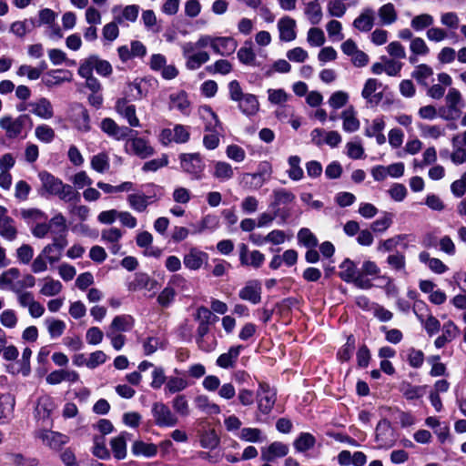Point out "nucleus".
I'll return each mask as SVG.
<instances>
[{"mask_svg":"<svg viewBox=\"0 0 466 466\" xmlns=\"http://www.w3.org/2000/svg\"><path fill=\"white\" fill-rule=\"evenodd\" d=\"M129 208L137 213H144L152 203V197L147 196L141 191L132 192L127 197Z\"/></svg>","mask_w":466,"mask_h":466,"instance_id":"obj_18","label":"nucleus"},{"mask_svg":"<svg viewBox=\"0 0 466 466\" xmlns=\"http://www.w3.org/2000/svg\"><path fill=\"white\" fill-rule=\"evenodd\" d=\"M271 174V164L267 161H263L259 163L258 172L253 174H247V176H250L252 178H259V181L256 183V187H260L266 181H268L270 178Z\"/></svg>","mask_w":466,"mask_h":466,"instance_id":"obj_44","label":"nucleus"},{"mask_svg":"<svg viewBox=\"0 0 466 466\" xmlns=\"http://www.w3.org/2000/svg\"><path fill=\"white\" fill-rule=\"evenodd\" d=\"M157 287V281L151 279L146 273H137L132 281L127 285V289L130 291H137L141 289H147L148 291L155 290Z\"/></svg>","mask_w":466,"mask_h":466,"instance_id":"obj_22","label":"nucleus"},{"mask_svg":"<svg viewBox=\"0 0 466 466\" xmlns=\"http://www.w3.org/2000/svg\"><path fill=\"white\" fill-rule=\"evenodd\" d=\"M20 271L16 268H11L4 271L0 275V289H11L14 292H20L21 286L19 285Z\"/></svg>","mask_w":466,"mask_h":466,"instance_id":"obj_20","label":"nucleus"},{"mask_svg":"<svg viewBox=\"0 0 466 466\" xmlns=\"http://www.w3.org/2000/svg\"><path fill=\"white\" fill-rule=\"evenodd\" d=\"M239 260L243 266H251L258 268L265 260V256L259 250L248 251L246 244L239 245Z\"/></svg>","mask_w":466,"mask_h":466,"instance_id":"obj_13","label":"nucleus"},{"mask_svg":"<svg viewBox=\"0 0 466 466\" xmlns=\"http://www.w3.org/2000/svg\"><path fill=\"white\" fill-rule=\"evenodd\" d=\"M100 127L107 136L116 140L127 137L132 132L127 127H120L115 120L109 117L104 118L101 121Z\"/></svg>","mask_w":466,"mask_h":466,"instance_id":"obj_15","label":"nucleus"},{"mask_svg":"<svg viewBox=\"0 0 466 466\" xmlns=\"http://www.w3.org/2000/svg\"><path fill=\"white\" fill-rule=\"evenodd\" d=\"M17 229L12 218H0V236L12 241L16 238Z\"/></svg>","mask_w":466,"mask_h":466,"instance_id":"obj_46","label":"nucleus"},{"mask_svg":"<svg viewBox=\"0 0 466 466\" xmlns=\"http://www.w3.org/2000/svg\"><path fill=\"white\" fill-rule=\"evenodd\" d=\"M78 70H81L86 75L93 74L95 70L99 76L105 77L109 76L113 72L111 64L96 55H92L82 60Z\"/></svg>","mask_w":466,"mask_h":466,"instance_id":"obj_4","label":"nucleus"},{"mask_svg":"<svg viewBox=\"0 0 466 466\" xmlns=\"http://www.w3.org/2000/svg\"><path fill=\"white\" fill-rule=\"evenodd\" d=\"M187 386L188 383L185 379L179 377H170L166 383L165 390L168 393L174 394L184 390L187 388Z\"/></svg>","mask_w":466,"mask_h":466,"instance_id":"obj_53","label":"nucleus"},{"mask_svg":"<svg viewBox=\"0 0 466 466\" xmlns=\"http://www.w3.org/2000/svg\"><path fill=\"white\" fill-rule=\"evenodd\" d=\"M289 95L282 88L268 90V99L275 105H282L288 101Z\"/></svg>","mask_w":466,"mask_h":466,"instance_id":"obj_62","label":"nucleus"},{"mask_svg":"<svg viewBox=\"0 0 466 466\" xmlns=\"http://www.w3.org/2000/svg\"><path fill=\"white\" fill-rule=\"evenodd\" d=\"M242 346L230 347L228 352L222 353L217 359V365L222 369L234 368L240 354Z\"/></svg>","mask_w":466,"mask_h":466,"instance_id":"obj_27","label":"nucleus"},{"mask_svg":"<svg viewBox=\"0 0 466 466\" xmlns=\"http://www.w3.org/2000/svg\"><path fill=\"white\" fill-rule=\"evenodd\" d=\"M135 456H144L146 458L154 457L157 452V447L153 443L136 441L131 448Z\"/></svg>","mask_w":466,"mask_h":466,"instance_id":"obj_36","label":"nucleus"},{"mask_svg":"<svg viewBox=\"0 0 466 466\" xmlns=\"http://www.w3.org/2000/svg\"><path fill=\"white\" fill-rule=\"evenodd\" d=\"M324 32L319 27H311L307 34V41L311 46H321L325 43Z\"/></svg>","mask_w":466,"mask_h":466,"instance_id":"obj_58","label":"nucleus"},{"mask_svg":"<svg viewBox=\"0 0 466 466\" xmlns=\"http://www.w3.org/2000/svg\"><path fill=\"white\" fill-rule=\"evenodd\" d=\"M401 392L407 400H416L423 396L425 386H413L409 383L404 384L401 387Z\"/></svg>","mask_w":466,"mask_h":466,"instance_id":"obj_60","label":"nucleus"},{"mask_svg":"<svg viewBox=\"0 0 466 466\" xmlns=\"http://www.w3.org/2000/svg\"><path fill=\"white\" fill-rule=\"evenodd\" d=\"M239 439L248 442H259L262 441V432L257 428H243L239 434Z\"/></svg>","mask_w":466,"mask_h":466,"instance_id":"obj_59","label":"nucleus"},{"mask_svg":"<svg viewBox=\"0 0 466 466\" xmlns=\"http://www.w3.org/2000/svg\"><path fill=\"white\" fill-rule=\"evenodd\" d=\"M305 15L313 25H319L323 15L320 5L316 2L308 3L305 8Z\"/></svg>","mask_w":466,"mask_h":466,"instance_id":"obj_50","label":"nucleus"},{"mask_svg":"<svg viewBox=\"0 0 466 466\" xmlns=\"http://www.w3.org/2000/svg\"><path fill=\"white\" fill-rule=\"evenodd\" d=\"M182 56L185 59V66L189 71L199 69L202 65L209 61L210 56L207 51L196 52L192 42H185L180 45Z\"/></svg>","mask_w":466,"mask_h":466,"instance_id":"obj_2","label":"nucleus"},{"mask_svg":"<svg viewBox=\"0 0 466 466\" xmlns=\"http://www.w3.org/2000/svg\"><path fill=\"white\" fill-rule=\"evenodd\" d=\"M208 72L210 74L228 75L232 70V65L225 59L216 61L212 66L207 67Z\"/></svg>","mask_w":466,"mask_h":466,"instance_id":"obj_64","label":"nucleus"},{"mask_svg":"<svg viewBox=\"0 0 466 466\" xmlns=\"http://www.w3.org/2000/svg\"><path fill=\"white\" fill-rule=\"evenodd\" d=\"M433 75V69L426 65L420 64L415 66L411 73V76L421 86H427V79Z\"/></svg>","mask_w":466,"mask_h":466,"instance_id":"obj_45","label":"nucleus"},{"mask_svg":"<svg viewBox=\"0 0 466 466\" xmlns=\"http://www.w3.org/2000/svg\"><path fill=\"white\" fill-rule=\"evenodd\" d=\"M31 126V118L28 115H20L17 117L3 116L0 117V127L5 130L9 138H15L22 135L25 127Z\"/></svg>","mask_w":466,"mask_h":466,"instance_id":"obj_3","label":"nucleus"},{"mask_svg":"<svg viewBox=\"0 0 466 466\" xmlns=\"http://www.w3.org/2000/svg\"><path fill=\"white\" fill-rule=\"evenodd\" d=\"M133 327V319L128 315H121L116 316L112 320V323L109 327V330L107 332H120V331H127L131 329Z\"/></svg>","mask_w":466,"mask_h":466,"instance_id":"obj_41","label":"nucleus"},{"mask_svg":"<svg viewBox=\"0 0 466 466\" xmlns=\"http://www.w3.org/2000/svg\"><path fill=\"white\" fill-rule=\"evenodd\" d=\"M279 37L280 41L291 42L297 37V23L295 19L290 16H283L279 19L277 24Z\"/></svg>","mask_w":466,"mask_h":466,"instance_id":"obj_12","label":"nucleus"},{"mask_svg":"<svg viewBox=\"0 0 466 466\" xmlns=\"http://www.w3.org/2000/svg\"><path fill=\"white\" fill-rule=\"evenodd\" d=\"M434 24V18L430 14L415 15L410 21V26L417 32L430 28Z\"/></svg>","mask_w":466,"mask_h":466,"instance_id":"obj_48","label":"nucleus"},{"mask_svg":"<svg viewBox=\"0 0 466 466\" xmlns=\"http://www.w3.org/2000/svg\"><path fill=\"white\" fill-rule=\"evenodd\" d=\"M238 46L237 41L230 36H214L212 50L222 56L232 55Z\"/></svg>","mask_w":466,"mask_h":466,"instance_id":"obj_19","label":"nucleus"},{"mask_svg":"<svg viewBox=\"0 0 466 466\" xmlns=\"http://www.w3.org/2000/svg\"><path fill=\"white\" fill-rule=\"evenodd\" d=\"M115 108L116 112L127 120L130 127H140V121L136 113V106L129 104L127 99H118L116 103Z\"/></svg>","mask_w":466,"mask_h":466,"instance_id":"obj_14","label":"nucleus"},{"mask_svg":"<svg viewBox=\"0 0 466 466\" xmlns=\"http://www.w3.org/2000/svg\"><path fill=\"white\" fill-rule=\"evenodd\" d=\"M58 259V245L55 241L52 245L46 246L43 251L35 258L32 264V270L35 273L45 271L47 264L51 266Z\"/></svg>","mask_w":466,"mask_h":466,"instance_id":"obj_7","label":"nucleus"},{"mask_svg":"<svg viewBox=\"0 0 466 466\" xmlns=\"http://www.w3.org/2000/svg\"><path fill=\"white\" fill-rule=\"evenodd\" d=\"M301 159L299 156H290L288 158L289 169L287 170L289 177L293 181H299L304 177V171L300 167Z\"/></svg>","mask_w":466,"mask_h":466,"instance_id":"obj_39","label":"nucleus"},{"mask_svg":"<svg viewBox=\"0 0 466 466\" xmlns=\"http://www.w3.org/2000/svg\"><path fill=\"white\" fill-rule=\"evenodd\" d=\"M257 400L259 410L264 414H268L276 402V391L268 385L260 383L257 392Z\"/></svg>","mask_w":466,"mask_h":466,"instance_id":"obj_10","label":"nucleus"},{"mask_svg":"<svg viewBox=\"0 0 466 466\" xmlns=\"http://www.w3.org/2000/svg\"><path fill=\"white\" fill-rule=\"evenodd\" d=\"M299 242L308 248H315L318 245V239L315 235L307 228L299 229L298 232Z\"/></svg>","mask_w":466,"mask_h":466,"instance_id":"obj_54","label":"nucleus"},{"mask_svg":"<svg viewBox=\"0 0 466 466\" xmlns=\"http://www.w3.org/2000/svg\"><path fill=\"white\" fill-rule=\"evenodd\" d=\"M373 25L374 11L371 8H365L353 21V26L361 32H369Z\"/></svg>","mask_w":466,"mask_h":466,"instance_id":"obj_29","label":"nucleus"},{"mask_svg":"<svg viewBox=\"0 0 466 466\" xmlns=\"http://www.w3.org/2000/svg\"><path fill=\"white\" fill-rule=\"evenodd\" d=\"M288 452V445L279 441H275L271 443L267 449L262 450L261 459L266 461H272L277 458L286 456Z\"/></svg>","mask_w":466,"mask_h":466,"instance_id":"obj_26","label":"nucleus"},{"mask_svg":"<svg viewBox=\"0 0 466 466\" xmlns=\"http://www.w3.org/2000/svg\"><path fill=\"white\" fill-rule=\"evenodd\" d=\"M90 166L97 173H106L110 168L108 154L106 152H101L93 156L90 160Z\"/></svg>","mask_w":466,"mask_h":466,"instance_id":"obj_40","label":"nucleus"},{"mask_svg":"<svg viewBox=\"0 0 466 466\" xmlns=\"http://www.w3.org/2000/svg\"><path fill=\"white\" fill-rule=\"evenodd\" d=\"M381 84L375 78H369L363 86L361 91L362 97L368 103L378 102L381 98V95L377 96L375 93L379 87H380Z\"/></svg>","mask_w":466,"mask_h":466,"instance_id":"obj_34","label":"nucleus"},{"mask_svg":"<svg viewBox=\"0 0 466 466\" xmlns=\"http://www.w3.org/2000/svg\"><path fill=\"white\" fill-rule=\"evenodd\" d=\"M316 440L310 433H301L299 437L294 441L295 449L299 451H306L315 445Z\"/></svg>","mask_w":466,"mask_h":466,"instance_id":"obj_51","label":"nucleus"},{"mask_svg":"<svg viewBox=\"0 0 466 466\" xmlns=\"http://www.w3.org/2000/svg\"><path fill=\"white\" fill-rule=\"evenodd\" d=\"M50 428L51 427L40 426L37 437L44 445L56 450L57 447V435L56 432L51 431Z\"/></svg>","mask_w":466,"mask_h":466,"instance_id":"obj_47","label":"nucleus"},{"mask_svg":"<svg viewBox=\"0 0 466 466\" xmlns=\"http://www.w3.org/2000/svg\"><path fill=\"white\" fill-rule=\"evenodd\" d=\"M446 107L440 109V116L445 120H454L461 115V109L464 106L461 93L451 87L445 96Z\"/></svg>","mask_w":466,"mask_h":466,"instance_id":"obj_1","label":"nucleus"},{"mask_svg":"<svg viewBox=\"0 0 466 466\" xmlns=\"http://www.w3.org/2000/svg\"><path fill=\"white\" fill-rule=\"evenodd\" d=\"M212 176L220 182H225L234 177V168L225 161H216L213 166Z\"/></svg>","mask_w":466,"mask_h":466,"instance_id":"obj_32","label":"nucleus"},{"mask_svg":"<svg viewBox=\"0 0 466 466\" xmlns=\"http://www.w3.org/2000/svg\"><path fill=\"white\" fill-rule=\"evenodd\" d=\"M346 154L351 159H361L365 156V151L360 141H350L346 144Z\"/></svg>","mask_w":466,"mask_h":466,"instance_id":"obj_55","label":"nucleus"},{"mask_svg":"<svg viewBox=\"0 0 466 466\" xmlns=\"http://www.w3.org/2000/svg\"><path fill=\"white\" fill-rule=\"evenodd\" d=\"M169 109H177L183 115H189L190 101L187 93L184 90H178L169 95Z\"/></svg>","mask_w":466,"mask_h":466,"instance_id":"obj_17","label":"nucleus"},{"mask_svg":"<svg viewBox=\"0 0 466 466\" xmlns=\"http://www.w3.org/2000/svg\"><path fill=\"white\" fill-rule=\"evenodd\" d=\"M39 178L42 183V187L40 190L41 195L49 196L56 195L58 193L57 181L53 175L46 171H42L39 173Z\"/></svg>","mask_w":466,"mask_h":466,"instance_id":"obj_33","label":"nucleus"},{"mask_svg":"<svg viewBox=\"0 0 466 466\" xmlns=\"http://www.w3.org/2000/svg\"><path fill=\"white\" fill-rule=\"evenodd\" d=\"M199 116L205 124L206 131H216L220 125L217 114L208 106H202L198 109Z\"/></svg>","mask_w":466,"mask_h":466,"instance_id":"obj_31","label":"nucleus"},{"mask_svg":"<svg viewBox=\"0 0 466 466\" xmlns=\"http://www.w3.org/2000/svg\"><path fill=\"white\" fill-rule=\"evenodd\" d=\"M196 407L209 415H216L220 413V407L212 402L206 395H198L195 398Z\"/></svg>","mask_w":466,"mask_h":466,"instance_id":"obj_37","label":"nucleus"},{"mask_svg":"<svg viewBox=\"0 0 466 466\" xmlns=\"http://www.w3.org/2000/svg\"><path fill=\"white\" fill-rule=\"evenodd\" d=\"M93 454L102 460L109 458V451L106 447L103 436H96L94 438Z\"/></svg>","mask_w":466,"mask_h":466,"instance_id":"obj_63","label":"nucleus"},{"mask_svg":"<svg viewBox=\"0 0 466 466\" xmlns=\"http://www.w3.org/2000/svg\"><path fill=\"white\" fill-rule=\"evenodd\" d=\"M182 169L192 176L193 178L199 179L205 169V164L202 157L198 153H184L179 156Z\"/></svg>","mask_w":466,"mask_h":466,"instance_id":"obj_6","label":"nucleus"},{"mask_svg":"<svg viewBox=\"0 0 466 466\" xmlns=\"http://www.w3.org/2000/svg\"><path fill=\"white\" fill-rule=\"evenodd\" d=\"M33 228L32 233L36 238H45L49 232H51L52 227L56 225V218H52L49 223H46L45 220L38 221Z\"/></svg>","mask_w":466,"mask_h":466,"instance_id":"obj_61","label":"nucleus"},{"mask_svg":"<svg viewBox=\"0 0 466 466\" xmlns=\"http://www.w3.org/2000/svg\"><path fill=\"white\" fill-rule=\"evenodd\" d=\"M127 432H122L117 437L111 440L110 445L115 458L117 460H123L127 456Z\"/></svg>","mask_w":466,"mask_h":466,"instance_id":"obj_38","label":"nucleus"},{"mask_svg":"<svg viewBox=\"0 0 466 466\" xmlns=\"http://www.w3.org/2000/svg\"><path fill=\"white\" fill-rule=\"evenodd\" d=\"M386 51L392 59H404L407 52L404 46L399 41H392L386 46Z\"/></svg>","mask_w":466,"mask_h":466,"instance_id":"obj_57","label":"nucleus"},{"mask_svg":"<svg viewBox=\"0 0 466 466\" xmlns=\"http://www.w3.org/2000/svg\"><path fill=\"white\" fill-rule=\"evenodd\" d=\"M340 271L339 273L340 279L345 282H351L356 279L359 273L356 264L350 258H346L339 265Z\"/></svg>","mask_w":466,"mask_h":466,"instance_id":"obj_42","label":"nucleus"},{"mask_svg":"<svg viewBox=\"0 0 466 466\" xmlns=\"http://www.w3.org/2000/svg\"><path fill=\"white\" fill-rule=\"evenodd\" d=\"M376 441L379 448H390L394 444L393 430L388 420L380 421L376 428Z\"/></svg>","mask_w":466,"mask_h":466,"instance_id":"obj_16","label":"nucleus"},{"mask_svg":"<svg viewBox=\"0 0 466 466\" xmlns=\"http://www.w3.org/2000/svg\"><path fill=\"white\" fill-rule=\"evenodd\" d=\"M409 48L410 52L409 62L411 65H415L418 62V56H425L430 54V47L425 40L420 36L411 39Z\"/></svg>","mask_w":466,"mask_h":466,"instance_id":"obj_23","label":"nucleus"},{"mask_svg":"<svg viewBox=\"0 0 466 466\" xmlns=\"http://www.w3.org/2000/svg\"><path fill=\"white\" fill-rule=\"evenodd\" d=\"M238 297L242 300L251 304H258L261 300V284L257 279H251L245 283V286L239 290Z\"/></svg>","mask_w":466,"mask_h":466,"instance_id":"obj_11","label":"nucleus"},{"mask_svg":"<svg viewBox=\"0 0 466 466\" xmlns=\"http://www.w3.org/2000/svg\"><path fill=\"white\" fill-rule=\"evenodd\" d=\"M152 415L158 427L172 428L178 423V418L170 408L163 402H155L152 406Z\"/></svg>","mask_w":466,"mask_h":466,"instance_id":"obj_5","label":"nucleus"},{"mask_svg":"<svg viewBox=\"0 0 466 466\" xmlns=\"http://www.w3.org/2000/svg\"><path fill=\"white\" fill-rule=\"evenodd\" d=\"M172 408L174 411L181 416V417H187L190 413V408L189 403L187 399V397L183 394L177 395L172 400Z\"/></svg>","mask_w":466,"mask_h":466,"instance_id":"obj_49","label":"nucleus"},{"mask_svg":"<svg viewBox=\"0 0 466 466\" xmlns=\"http://www.w3.org/2000/svg\"><path fill=\"white\" fill-rule=\"evenodd\" d=\"M112 13L114 15V19L119 25L123 24L125 21L134 23L137 19L139 6L137 5H126L124 8H121L120 6H114L112 8Z\"/></svg>","mask_w":466,"mask_h":466,"instance_id":"obj_21","label":"nucleus"},{"mask_svg":"<svg viewBox=\"0 0 466 466\" xmlns=\"http://www.w3.org/2000/svg\"><path fill=\"white\" fill-rule=\"evenodd\" d=\"M419 259L421 263L428 265L429 268L436 274H442L448 270V267L441 259L431 258L426 251L419 254Z\"/></svg>","mask_w":466,"mask_h":466,"instance_id":"obj_35","label":"nucleus"},{"mask_svg":"<svg viewBox=\"0 0 466 466\" xmlns=\"http://www.w3.org/2000/svg\"><path fill=\"white\" fill-rule=\"evenodd\" d=\"M56 409V403L47 396L41 397L35 408V417L40 426L52 427L53 420H50L52 411Z\"/></svg>","mask_w":466,"mask_h":466,"instance_id":"obj_8","label":"nucleus"},{"mask_svg":"<svg viewBox=\"0 0 466 466\" xmlns=\"http://www.w3.org/2000/svg\"><path fill=\"white\" fill-rule=\"evenodd\" d=\"M238 108L246 116H254L259 110V103L256 96L245 94L238 101Z\"/></svg>","mask_w":466,"mask_h":466,"instance_id":"obj_30","label":"nucleus"},{"mask_svg":"<svg viewBox=\"0 0 466 466\" xmlns=\"http://www.w3.org/2000/svg\"><path fill=\"white\" fill-rule=\"evenodd\" d=\"M378 15L382 25H389L397 21L398 15L392 4L388 3L381 5L378 10Z\"/></svg>","mask_w":466,"mask_h":466,"instance_id":"obj_43","label":"nucleus"},{"mask_svg":"<svg viewBox=\"0 0 466 466\" xmlns=\"http://www.w3.org/2000/svg\"><path fill=\"white\" fill-rule=\"evenodd\" d=\"M208 259V254L196 248H191L184 256V265L191 270H198L201 268L203 263Z\"/></svg>","mask_w":466,"mask_h":466,"instance_id":"obj_24","label":"nucleus"},{"mask_svg":"<svg viewBox=\"0 0 466 466\" xmlns=\"http://www.w3.org/2000/svg\"><path fill=\"white\" fill-rule=\"evenodd\" d=\"M32 112L39 117L47 119L53 116L52 106L46 99H41L37 103L32 104Z\"/></svg>","mask_w":466,"mask_h":466,"instance_id":"obj_52","label":"nucleus"},{"mask_svg":"<svg viewBox=\"0 0 466 466\" xmlns=\"http://www.w3.org/2000/svg\"><path fill=\"white\" fill-rule=\"evenodd\" d=\"M127 147H130L137 156L141 158H147L154 154V149L148 145L147 141L141 137H134L127 142Z\"/></svg>","mask_w":466,"mask_h":466,"instance_id":"obj_28","label":"nucleus"},{"mask_svg":"<svg viewBox=\"0 0 466 466\" xmlns=\"http://www.w3.org/2000/svg\"><path fill=\"white\" fill-rule=\"evenodd\" d=\"M274 202L272 206H279L281 204H289L295 200V195L284 188L276 189L273 191Z\"/></svg>","mask_w":466,"mask_h":466,"instance_id":"obj_56","label":"nucleus"},{"mask_svg":"<svg viewBox=\"0 0 466 466\" xmlns=\"http://www.w3.org/2000/svg\"><path fill=\"white\" fill-rule=\"evenodd\" d=\"M123 237V231L118 228H107L101 231V241L113 255L120 254L122 245L120 240Z\"/></svg>","mask_w":466,"mask_h":466,"instance_id":"obj_9","label":"nucleus"},{"mask_svg":"<svg viewBox=\"0 0 466 466\" xmlns=\"http://www.w3.org/2000/svg\"><path fill=\"white\" fill-rule=\"evenodd\" d=\"M342 128L345 132L354 133L360 129V122L353 106H349L341 112Z\"/></svg>","mask_w":466,"mask_h":466,"instance_id":"obj_25","label":"nucleus"}]
</instances>
